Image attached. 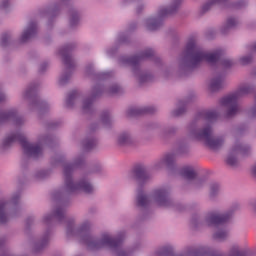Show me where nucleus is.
Listing matches in <instances>:
<instances>
[{
	"mask_svg": "<svg viewBox=\"0 0 256 256\" xmlns=\"http://www.w3.org/2000/svg\"><path fill=\"white\" fill-rule=\"evenodd\" d=\"M252 207H253V209H256V202L252 203Z\"/></svg>",
	"mask_w": 256,
	"mask_h": 256,
	"instance_id": "22",
	"label": "nucleus"
},
{
	"mask_svg": "<svg viewBox=\"0 0 256 256\" xmlns=\"http://www.w3.org/2000/svg\"><path fill=\"white\" fill-rule=\"evenodd\" d=\"M237 113V107H233L228 111V117H231Z\"/></svg>",
	"mask_w": 256,
	"mask_h": 256,
	"instance_id": "18",
	"label": "nucleus"
},
{
	"mask_svg": "<svg viewBox=\"0 0 256 256\" xmlns=\"http://www.w3.org/2000/svg\"><path fill=\"white\" fill-rule=\"evenodd\" d=\"M241 61V64L242 65H247V63H249V61H251V58L250 57H243L240 59Z\"/></svg>",
	"mask_w": 256,
	"mask_h": 256,
	"instance_id": "17",
	"label": "nucleus"
},
{
	"mask_svg": "<svg viewBox=\"0 0 256 256\" xmlns=\"http://www.w3.org/2000/svg\"><path fill=\"white\" fill-rule=\"evenodd\" d=\"M23 147H24L26 153H37V147H35L31 144L24 143Z\"/></svg>",
	"mask_w": 256,
	"mask_h": 256,
	"instance_id": "9",
	"label": "nucleus"
},
{
	"mask_svg": "<svg viewBox=\"0 0 256 256\" xmlns=\"http://www.w3.org/2000/svg\"><path fill=\"white\" fill-rule=\"evenodd\" d=\"M148 28L150 31H153L155 29V24H149Z\"/></svg>",
	"mask_w": 256,
	"mask_h": 256,
	"instance_id": "20",
	"label": "nucleus"
},
{
	"mask_svg": "<svg viewBox=\"0 0 256 256\" xmlns=\"http://www.w3.org/2000/svg\"><path fill=\"white\" fill-rule=\"evenodd\" d=\"M225 221L224 216L214 215L210 217V223H223Z\"/></svg>",
	"mask_w": 256,
	"mask_h": 256,
	"instance_id": "10",
	"label": "nucleus"
},
{
	"mask_svg": "<svg viewBox=\"0 0 256 256\" xmlns=\"http://www.w3.org/2000/svg\"><path fill=\"white\" fill-rule=\"evenodd\" d=\"M152 199L159 207H165L167 205V195L163 190H156Z\"/></svg>",
	"mask_w": 256,
	"mask_h": 256,
	"instance_id": "3",
	"label": "nucleus"
},
{
	"mask_svg": "<svg viewBox=\"0 0 256 256\" xmlns=\"http://www.w3.org/2000/svg\"><path fill=\"white\" fill-rule=\"evenodd\" d=\"M78 189H81L84 193H91L93 191V186H91L89 182H83L78 185Z\"/></svg>",
	"mask_w": 256,
	"mask_h": 256,
	"instance_id": "8",
	"label": "nucleus"
},
{
	"mask_svg": "<svg viewBox=\"0 0 256 256\" xmlns=\"http://www.w3.org/2000/svg\"><path fill=\"white\" fill-rule=\"evenodd\" d=\"M226 163L228 165H230L231 167L237 165V158L233 157V156H228V158L226 159Z\"/></svg>",
	"mask_w": 256,
	"mask_h": 256,
	"instance_id": "13",
	"label": "nucleus"
},
{
	"mask_svg": "<svg viewBox=\"0 0 256 256\" xmlns=\"http://www.w3.org/2000/svg\"><path fill=\"white\" fill-rule=\"evenodd\" d=\"M199 61H206L207 63H215L217 61V54L209 53L205 54L203 52H199L195 54L192 58V63H199Z\"/></svg>",
	"mask_w": 256,
	"mask_h": 256,
	"instance_id": "2",
	"label": "nucleus"
},
{
	"mask_svg": "<svg viewBox=\"0 0 256 256\" xmlns=\"http://www.w3.org/2000/svg\"><path fill=\"white\" fill-rule=\"evenodd\" d=\"M133 137L129 133H122L118 136V145H131Z\"/></svg>",
	"mask_w": 256,
	"mask_h": 256,
	"instance_id": "5",
	"label": "nucleus"
},
{
	"mask_svg": "<svg viewBox=\"0 0 256 256\" xmlns=\"http://www.w3.org/2000/svg\"><path fill=\"white\" fill-rule=\"evenodd\" d=\"M229 65H231V61H229V60L224 61L225 67H229Z\"/></svg>",
	"mask_w": 256,
	"mask_h": 256,
	"instance_id": "19",
	"label": "nucleus"
},
{
	"mask_svg": "<svg viewBox=\"0 0 256 256\" xmlns=\"http://www.w3.org/2000/svg\"><path fill=\"white\" fill-rule=\"evenodd\" d=\"M174 162H175V158H173L172 156H166L162 160V165L169 166V165H171V163H174Z\"/></svg>",
	"mask_w": 256,
	"mask_h": 256,
	"instance_id": "12",
	"label": "nucleus"
},
{
	"mask_svg": "<svg viewBox=\"0 0 256 256\" xmlns=\"http://www.w3.org/2000/svg\"><path fill=\"white\" fill-rule=\"evenodd\" d=\"M225 237H227L226 231H220L215 234L216 239H225Z\"/></svg>",
	"mask_w": 256,
	"mask_h": 256,
	"instance_id": "15",
	"label": "nucleus"
},
{
	"mask_svg": "<svg viewBox=\"0 0 256 256\" xmlns=\"http://www.w3.org/2000/svg\"><path fill=\"white\" fill-rule=\"evenodd\" d=\"M9 7H11V2L9 0H3L2 8L3 9H9Z\"/></svg>",
	"mask_w": 256,
	"mask_h": 256,
	"instance_id": "16",
	"label": "nucleus"
},
{
	"mask_svg": "<svg viewBox=\"0 0 256 256\" xmlns=\"http://www.w3.org/2000/svg\"><path fill=\"white\" fill-rule=\"evenodd\" d=\"M218 192H219V185L212 184L211 187H210V194L211 195H217Z\"/></svg>",
	"mask_w": 256,
	"mask_h": 256,
	"instance_id": "14",
	"label": "nucleus"
},
{
	"mask_svg": "<svg viewBox=\"0 0 256 256\" xmlns=\"http://www.w3.org/2000/svg\"><path fill=\"white\" fill-rule=\"evenodd\" d=\"M195 139L210 149H219V147L223 146V138H213L210 129H205L200 133H196Z\"/></svg>",
	"mask_w": 256,
	"mask_h": 256,
	"instance_id": "1",
	"label": "nucleus"
},
{
	"mask_svg": "<svg viewBox=\"0 0 256 256\" xmlns=\"http://www.w3.org/2000/svg\"><path fill=\"white\" fill-rule=\"evenodd\" d=\"M252 175H254V177H256V165L253 166V168H252Z\"/></svg>",
	"mask_w": 256,
	"mask_h": 256,
	"instance_id": "21",
	"label": "nucleus"
},
{
	"mask_svg": "<svg viewBox=\"0 0 256 256\" xmlns=\"http://www.w3.org/2000/svg\"><path fill=\"white\" fill-rule=\"evenodd\" d=\"M180 175L186 183H191V181H195V178L197 177V174L192 167H184L181 170Z\"/></svg>",
	"mask_w": 256,
	"mask_h": 256,
	"instance_id": "4",
	"label": "nucleus"
},
{
	"mask_svg": "<svg viewBox=\"0 0 256 256\" xmlns=\"http://www.w3.org/2000/svg\"><path fill=\"white\" fill-rule=\"evenodd\" d=\"M223 85V80L221 78L213 79L210 84V88L212 91H217Z\"/></svg>",
	"mask_w": 256,
	"mask_h": 256,
	"instance_id": "6",
	"label": "nucleus"
},
{
	"mask_svg": "<svg viewBox=\"0 0 256 256\" xmlns=\"http://www.w3.org/2000/svg\"><path fill=\"white\" fill-rule=\"evenodd\" d=\"M149 199L147 198V196H145V194L143 193H139L138 197H137V205L139 207H144V205L146 203H148Z\"/></svg>",
	"mask_w": 256,
	"mask_h": 256,
	"instance_id": "7",
	"label": "nucleus"
},
{
	"mask_svg": "<svg viewBox=\"0 0 256 256\" xmlns=\"http://www.w3.org/2000/svg\"><path fill=\"white\" fill-rule=\"evenodd\" d=\"M35 33V30L33 28L27 29L23 34H22V41H25L26 39H29V37Z\"/></svg>",
	"mask_w": 256,
	"mask_h": 256,
	"instance_id": "11",
	"label": "nucleus"
}]
</instances>
